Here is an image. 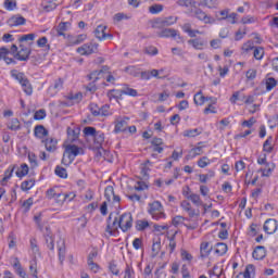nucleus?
<instances>
[{
	"instance_id": "57",
	"label": "nucleus",
	"mask_w": 278,
	"mask_h": 278,
	"mask_svg": "<svg viewBox=\"0 0 278 278\" xmlns=\"http://www.w3.org/2000/svg\"><path fill=\"white\" fill-rule=\"evenodd\" d=\"M266 90L270 91L275 86H277V80L273 77L266 79Z\"/></svg>"
},
{
	"instance_id": "29",
	"label": "nucleus",
	"mask_w": 278,
	"mask_h": 278,
	"mask_svg": "<svg viewBox=\"0 0 278 278\" xmlns=\"http://www.w3.org/2000/svg\"><path fill=\"white\" fill-rule=\"evenodd\" d=\"M243 278H255V265L249 264L243 273Z\"/></svg>"
},
{
	"instance_id": "26",
	"label": "nucleus",
	"mask_w": 278,
	"mask_h": 278,
	"mask_svg": "<svg viewBox=\"0 0 278 278\" xmlns=\"http://www.w3.org/2000/svg\"><path fill=\"white\" fill-rule=\"evenodd\" d=\"M186 198L189 199V201H191L193 203V205H197V207H201V205H203L201 195H199L197 193H191L189 195H186Z\"/></svg>"
},
{
	"instance_id": "44",
	"label": "nucleus",
	"mask_w": 278,
	"mask_h": 278,
	"mask_svg": "<svg viewBox=\"0 0 278 278\" xmlns=\"http://www.w3.org/2000/svg\"><path fill=\"white\" fill-rule=\"evenodd\" d=\"M254 49H255V43L253 41H248V42L242 45V48H241L242 52L241 53L247 54L250 51H253Z\"/></svg>"
},
{
	"instance_id": "38",
	"label": "nucleus",
	"mask_w": 278,
	"mask_h": 278,
	"mask_svg": "<svg viewBox=\"0 0 278 278\" xmlns=\"http://www.w3.org/2000/svg\"><path fill=\"white\" fill-rule=\"evenodd\" d=\"M193 101H194L195 105H203V103H205V101H207V98H205V96H203V91H199L194 94Z\"/></svg>"
},
{
	"instance_id": "1",
	"label": "nucleus",
	"mask_w": 278,
	"mask_h": 278,
	"mask_svg": "<svg viewBox=\"0 0 278 278\" xmlns=\"http://www.w3.org/2000/svg\"><path fill=\"white\" fill-rule=\"evenodd\" d=\"M132 226L134 217L131 216V213H124L119 216H115L111 213L108 217V225L105 231L111 236H118V228L124 233H127V231H129Z\"/></svg>"
},
{
	"instance_id": "45",
	"label": "nucleus",
	"mask_w": 278,
	"mask_h": 278,
	"mask_svg": "<svg viewBox=\"0 0 278 278\" xmlns=\"http://www.w3.org/2000/svg\"><path fill=\"white\" fill-rule=\"evenodd\" d=\"M67 200H68V195H64L63 192H59V194L54 198V202L59 206L64 205V202H66Z\"/></svg>"
},
{
	"instance_id": "40",
	"label": "nucleus",
	"mask_w": 278,
	"mask_h": 278,
	"mask_svg": "<svg viewBox=\"0 0 278 278\" xmlns=\"http://www.w3.org/2000/svg\"><path fill=\"white\" fill-rule=\"evenodd\" d=\"M29 174V166L25 163L16 170V177H25Z\"/></svg>"
},
{
	"instance_id": "54",
	"label": "nucleus",
	"mask_w": 278,
	"mask_h": 278,
	"mask_svg": "<svg viewBox=\"0 0 278 278\" xmlns=\"http://www.w3.org/2000/svg\"><path fill=\"white\" fill-rule=\"evenodd\" d=\"M162 10H164V5H162V4H154V5L149 7L150 14H160V12H162Z\"/></svg>"
},
{
	"instance_id": "24",
	"label": "nucleus",
	"mask_w": 278,
	"mask_h": 278,
	"mask_svg": "<svg viewBox=\"0 0 278 278\" xmlns=\"http://www.w3.org/2000/svg\"><path fill=\"white\" fill-rule=\"evenodd\" d=\"M93 142L97 149H99V147H101L105 142V134L101 131L96 132V136H93Z\"/></svg>"
},
{
	"instance_id": "25",
	"label": "nucleus",
	"mask_w": 278,
	"mask_h": 278,
	"mask_svg": "<svg viewBox=\"0 0 278 278\" xmlns=\"http://www.w3.org/2000/svg\"><path fill=\"white\" fill-rule=\"evenodd\" d=\"M105 29L108 26L99 25L94 30V36L98 40H105Z\"/></svg>"
},
{
	"instance_id": "64",
	"label": "nucleus",
	"mask_w": 278,
	"mask_h": 278,
	"mask_svg": "<svg viewBox=\"0 0 278 278\" xmlns=\"http://www.w3.org/2000/svg\"><path fill=\"white\" fill-rule=\"evenodd\" d=\"M100 116H110V105L105 104L100 108Z\"/></svg>"
},
{
	"instance_id": "51",
	"label": "nucleus",
	"mask_w": 278,
	"mask_h": 278,
	"mask_svg": "<svg viewBox=\"0 0 278 278\" xmlns=\"http://www.w3.org/2000/svg\"><path fill=\"white\" fill-rule=\"evenodd\" d=\"M175 236H177V232H175L170 238H169V244L167 247L169 253H174L175 249H177V242L175 241Z\"/></svg>"
},
{
	"instance_id": "12",
	"label": "nucleus",
	"mask_w": 278,
	"mask_h": 278,
	"mask_svg": "<svg viewBox=\"0 0 278 278\" xmlns=\"http://www.w3.org/2000/svg\"><path fill=\"white\" fill-rule=\"evenodd\" d=\"M129 117H117L115 119V128H114V132L115 134H121L123 131H127V127H128V122Z\"/></svg>"
},
{
	"instance_id": "9",
	"label": "nucleus",
	"mask_w": 278,
	"mask_h": 278,
	"mask_svg": "<svg viewBox=\"0 0 278 278\" xmlns=\"http://www.w3.org/2000/svg\"><path fill=\"white\" fill-rule=\"evenodd\" d=\"M159 38H177L178 40H184L179 31L175 28H165L157 34Z\"/></svg>"
},
{
	"instance_id": "42",
	"label": "nucleus",
	"mask_w": 278,
	"mask_h": 278,
	"mask_svg": "<svg viewBox=\"0 0 278 278\" xmlns=\"http://www.w3.org/2000/svg\"><path fill=\"white\" fill-rule=\"evenodd\" d=\"M34 186H36V180L28 179L22 182L21 188L24 192H27V190H31Z\"/></svg>"
},
{
	"instance_id": "46",
	"label": "nucleus",
	"mask_w": 278,
	"mask_h": 278,
	"mask_svg": "<svg viewBox=\"0 0 278 278\" xmlns=\"http://www.w3.org/2000/svg\"><path fill=\"white\" fill-rule=\"evenodd\" d=\"M35 121H45L47 118V111L45 109H40L34 114Z\"/></svg>"
},
{
	"instance_id": "20",
	"label": "nucleus",
	"mask_w": 278,
	"mask_h": 278,
	"mask_svg": "<svg viewBox=\"0 0 278 278\" xmlns=\"http://www.w3.org/2000/svg\"><path fill=\"white\" fill-rule=\"evenodd\" d=\"M252 256L254 260H264V257H266V248L264 245H257L254 249Z\"/></svg>"
},
{
	"instance_id": "33",
	"label": "nucleus",
	"mask_w": 278,
	"mask_h": 278,
	"mask_svg": "<svg viewBox=\"0 0 278 278\" xmlns=\"http://www.w3.org/2000/svg\"><path fill=\"white\" fill-rule=\"evenodd\" d=\"M273 149H275L273 146V136H269L263 143V151H265V153H273Z\"/></svg>"
},
{
	"instance_id": "41",
	"label": "nucleus",
	"mask_w": 278,
	"mask_h": 278,
	"mask_svg": "<svg viewBox=\"0 0 278 278\" xmlns=\"http://www.w3.org/2000/svg\"><path fill=\"white\" fill-rule=\"evenodd\" d=\"M185 138H197V136H201V130L198 128L195 129H188L182 132Z\"/></svg>"
},
{
	"instance_id": "16",
	"label": "nucleus",
	"mask_w": 278,
	"mask_h": 278,
	"mask_svg": "<svg viewBox=\"0 0 278 278\" xmlns=\"http://www.w3.org/2000/svg\"><path fill=\"white\" fill-rule=\"evenodd\" d=\"M25 23H27V20L22 15H13L8 20V25H10V27H18L20 25H25Z\"/></svg>"
},
{
	"instance_id": "18",
	"label": "nucleus",
	"mask_w": 278,
	"mask_h": 278,
	"mask_svg": "<svg viewBox=\"0 0 278 278\" xmlns=\"http://www.w3.org/2000/svg\"><path fill=\"white\" fill-rule=\"evenodd\" d=\"M182 31H185V34H188V36L190 38H197V34H203L202 31H200L199 29H192V24L190 23H185L181 26Z\"/></svg>"
},
{
	"instance_id": "48",
	"label": "nucleus",
	"mask_w": 278,
	"mask_h": 278,
	"mask_svg": "<svg viewBox=\"0 0 278 278\" xmlns=\"http://www.w3.org/2000/svg\"><path fill=\"white\" fill-rule=\"evenodd\" d=\"M185 220H188V218L181 215H177L172 219V224L174 225V227H180V225H184Z\"/></svg>"
},
{
	"instance_id": "30",
	"label": "nucleus",
	"mask_w": 278,
	"mask_h": 278,
	"mask_svg": "<svg viewBox=\"0 0 278 278\" xmlns=\"http://www.w3.org/2000/svg\"><path fill=\"white\" fill-rule=\"evenodd\" d=\"M215 255L222 256L227 253V245L226 243L219 242L214 247Z\"/></svg>"
},
{
	"instance_id": "37",
	"label": "nucleus",
	"mask_w": 278,
	"mask_h": 278,
	"mask_svg": "<svg viewBox=\"0 0 278 278\" xmlns=\"http://www.w3.org/2000/svg\"><path fill=\"white\" fill-rule=\"evenodd\" d=\"M13 268L15 270V273L21 276L22 278L27 277V274L25 273V270L23 269V266H21V262H18V260L16 258L15 263L13 264Z\"/></svg>"
},
{
	"instance_id": "56",
	"label": "nucleus",
	"mask_w": 278,
	"mask_h": 278,
	"mask_svg": "<svg viewBox=\"0 0 278 278\" xmlns=\"http://www.w3.org/2000/svg\"><path fill=\"white\" fill-rule=\"evenodd\" d=\"M123 94V91L112 89L108 92V98L112 101V99H118Z\"/></svg>"
},
{
	"instance_id": "23",
	"label": "nucleus",
	"mask_w": 278,
	"mask_h": 278,
	"mask_svg": "<svg viewBox=\"0 0 278 278\" xmlns=\"http://www.w3.org/2000/svg\"><path fill=\"white\" fill-rule=\"evenodd\" d=\"M34 134L36 138H45V136H49V130L45 126L38 125L35 127Z\"/></svg>"
},
{
	"instance_id": "60",
	"label": "nucleus",
	"mask_w": 278,
	"mask_h": 278,
	"mask_svg": "<svg viewBox=\"0 0 278 278\" xmlns=\"http://www.w3.org/2000/svg\"><path fill=\"white\" fill-rule=\"evenodd\" d=\"M161 249H162V242L160 241V239L154 240L152 244V252L154 253V255H157Z\"/></svg>"
},
{
	"instance_id": "27",
	"label": "nucleus",
	"mask_w": 278,
	"mask_h": 278,
	"mask_svg": "<svg viewBox=\"0 0 278 278\" xmlns=\"http://www.w3.org/2000/svg\"><path fill=\"white\" fill-rule=\"evenodd\" d=\"M59 251V262L60 264H64V260H66V245H64V241H61V244L58 248Z\"/></svg>"
},
{
	"instance_id": "32",
	"label": "nucleus",
	"mask_w": 278,
	"mask_h": 278,
	"mask_svg": "<svg viewBox=\"0 0 278 278\" xmlns=\"http://www.w3.org/2000/svg\"><path fill=\"white\" fill-rule=\"evenodd\" d=\"M149 226L150 224L147 219H138L135 225L137 231H144V229H149Z\"/></svg>"
},
{
	"instance_id": "8",
	"label": "nucleus",
	"mask_w": 278,
	"mask_h": 278,
	"mask_svg": "<svg viewBox=\"0 0 278 278\" xmlns=\"http://www.w3.org/2000/svg\"><path fill=\"white\" fill-rule=\"evenodd\" d=\"M194 16L195 18H198V21H202L203 23H205V25H214V23H216V20L214 17L207 15V13H205V11L201 9H197L194 11Z\"/></svg>"
},
{
	"instance_id": "55",
	"label": "nucleus",
	"mask_w": 278,
	"mask_h": 278,
	"mask_svg": "<svg viewBox=\"0 0 278 278\" xmlns=\"http://www.w3.org/2000/svg\"><path fill=\"white\" fill-rule=\"evenodd\" d=\"M43 11L45 12H53L55 8H58V4L55 2H46L42 4Z\"/></svg>"
},
{
	"instance_id": "43",
	"label": "nucleus",
	"mask_w": 278,
	"mask_h": 278,
	"mask_svg": "<svg viewBox=\"0 0 278 278\" xmlns=\"http://www.w3.org/2000/svg\"><path fill=\"white\" fill-rule=\"evenodd\" d=\"M177 5H180V8H197V1L194 0H178Z\"/></svg>"
},
{
	"instance_id": "53",
	"label": "nucleus",
	"mask_w": 278,
	"mask_h": 278,
	"mask_svg": "<svg viewBox=\"0 0 278 278\" xmlns=\"http://www.w3.org/2000/svg\"><path fill=\"white\" fill-rule=\"evenodd\" d=\"M89 110L92 116H101V108H99V105H97L96 103H91L89 105Z\"/></svg>"
},
{
	"instance_id": "7",
	"label": "nucleus",
	"mask_w": 278,
	"mask_h": 278,
	"mask_svg": "<svg viewBox=\"0 0 278 278\" xmlns=\"http://www.w3.org/2000/svg\"><path fill=\"white\" fill-rule=\"evenodd\" d=\"M180 207L188 214L189 218H199V216H201V211L193 208L192 204L187 200L180 203Z\"/></svg>"
},
{
	"instance_id": "31",
	"label": "nucleus",
	"mask_w": 278,
	"mask_h": 278,
	"mask_svg": "<svg viewBox=\"0 0 278 278\" xmlns=\"http://www.w3.org/2000/svg\"><path fill=\"white\" fill-rule=\"evenodd\" d=\"M67 136L71 142H75L79 138V128H67Z\"/></svg>"
},
{
	"instance_id": "21",
	"label": "nucleus",
	"mask_w": 278,
	"mask_h": 278,
	"mask_svg": "<svg viewBox=\"0 0 278 278\" xmlns=\"http://www.w3.org/2000/svg\"><path fill=\"white\" fill-rule=\"evenodd\" d=\"M198 5L199 8H208V10H214L218 8V0H201Z\"/></svg>"
},
{
	"instance_id": "39",
	"label": "nucleus",
	"mask_w": 278,
	"mask_h": 278,
	"mask_svg": "<svg viewBox=\"0 0 278 278\" xmlns=\"http://www.w3.org/2000/svg\"><path fill=\"white\" fill-rule=\"evenodd\" d=\"M124 278H136V271L134 270V266L130 264H126L124 269Z\"/></svg>"
},
{
	"instance_id": "49",
	"label": "nucleus",
	"mask_w": 278,
	"mask_h": 278,
	"mask_svg": "<svg viewBox=\"0 0 278 278\" xmlns=\"http://www.w3.org/2000/svg\"><path fill=\"white\" fill-rule=\"evenodd\" d=\"M54 173L58 177H61L62 179H66V177H68V174L66 173V168L61 166H56Z\"/></svg>"
},
{
	"instance_id": "14",
	"label": "nucleus",
	"mask_w": 278,
	"mask_h": 278,
	"mask_svg": "<svg viewBox=\"0 0 278 278\" xmlns=\"http://www.w3.org/2000/svg\"><path fill=\"white\" fill-rule=\"evenodd\" d=\"M104 197L110 202L121 203V197L114 194V187L108 186L104 190Z\"/></svg>"
},
{
	"instance_id": "59",
	"label": "nucleus",
	"mask_w": 278,
	"mask_h": 278,
	"mask_svg": "<svg viewBox=\"0 0 278 278\" xmlns=\"http://www.w3.org/2000/svg\"><path fill=\"white\" fill-rule=\"evenodd\" d=\"M122 94H127L128 97H138V91L136 89L126 87L122 90Z\"/></svg>"
},
{
	"instance_id": "17",
	"label": "nucleus",
	"mask_w": 278,
	"mask_h": 278,
	"mask_svg": "<svg viewBox=\"0 0 278 278\" xmlns=\"http://www.w3.org/2000/svg\"><path fill=\"white\" fill-rule=\"evenodd\" d=\"M213 247L210 245V242H202L200 244V257L205 260V257H210V253L213 251Z\"/></svg>"
},
{
	"instance_id": "28",
	"label": "nucleus",
	"mask_w": 278,
	"mask_h": 278,
	"mask_svg": "<svg viewBox=\"0 0 278 278\" xmlns=\"http://www.w3.org/2000/svg\"><path fill=\"white\" fill-rule=\"evenodd\" d=\"M177 21H178L177 16H167L164 20H161L160 24L163 25V27H170V25H175Z\"/></svg>"
},
{
	"instance_id": "34",
	"label": "nucleus",
	"mask_w": 278,
	"mask_h": 278,
	"mask_svg": "<svg viewBox=\"0 0 278 278\" xmlns=\"http://www.w3.org/2000/svg\"><path fill=\"white\" fill-rule=\"evenodd\" d=\"M203 154V147H195L189 151V154L187 155V160H193V157H197V155Z\"/></svg>"
},
{
	"instance_id": "2",
	"label": "nucleus",
	"mask_w": 278,
	"mask_h": 278,
	"mask_svg": "<svg viewBox=\"0 0 278 278\" xmlns=\"http://www.w3.org/2000/svg\"><path fill=\"white\" fill-rule=\"evenodd\" d=\"M83 153L84 149L75 144L66 146L63 153L62 164H64V166H71V164L75 162V157H77V155H83Z\"/></svg>"
},
{
	"instance_id": "19",
	"label": "nucleus",
	"mask_w": 278,
	"mask_h": 278,
	"mask_svg": "<svg viewBox=\"0 0 278 278\" xmlns=\"http://www.w3.org/2000/svg\"><path fill=\"white\" fill-rule=\"evenodd\" d=\"M45 147L49 153H54V151H58V139L47 138L45 140Z\"/></svg>"
},
{
	"instance_id": "36",
	"label": "nucleus",
	"mask_w": 278,
	"mask_h": 278,
	"mask_svg": "<svg viewBox=\"0 0 278 278\" xmlns=\"http://www.w3.org/2000/svg\"><path fill=\"white\" fill-rule=\"evenodd\" d=\"M68 25H71V23H68V22H61L58 25V27H56L58 36H65L64 31L68 30Z\"/></svg>"
},
{
	"instance_id": "15",
	"label": "nucleus",
	"mask_w": 278,
	"mask_h": 278,
	"mask_svg": "<svg viewBox=\"0 0 278 278\" xmlns=\"http://www.w3.org/2000/svg\"><path fill=\"white\" fill-rule=\"evenodd\" d=\"M8 55H12V48H0V60H4L5 64H16V61Z\"/></svg>"
},
{
	"instance_id": "35",
	"label": "nucleus",
	"mask_w": 278,
	"mask_h": 278,
	"mask_svg": "<svg viewBox=\"0 0 278 278\" xmlns=\"http://www.w3.org/2000/svg\"><path fill=\"white\" fill-rule=\"evenodd\" d=\"M8 129H11V131H18V129H21V122L18 118H12L8 123Z\"/></svg>"
},
{
	"instance_id": "6",
	"label": "nucleus",
	"mask_w": 278,
	"mask_h": 278,
	"mask_svg": "<svg viewBox=\"0 0 278 278\" xmlns=\"http://www.w3.org/2000/svg\"><path fill=\"white\" fill-rule=\"evenodd\" d=\"M97 51H99V43L94 41L84 43L81 47L77 48L79 55H92V53H97Z\"/></svg>"
},
{
	"instance_id": "4",
	"label": "nucleus",
	"mask_w": 278,
	"mask_h": 278,
	"mask_svg": "<svg viewBox=\"0 0 278 278\" xmlns=\"http://www.w3.org/2000/svg\"><path fill=\"white\" fill-rule=\"evenodd\" d=\"M148 214L152 216L153 220H162L163 218H166V213H164V206L160 201H154L149 204Z\"/></svg>"
},
{
	"instance_id": "63",
	"label": "nucleus",
	"mask_w": 278,
	"mask_h": 278,
	"mask_svg": "<svg viewBox=\"0 0 278 278\" xmlns=\"http://www.w3.org/2000/svg\"><path fill=\"white\" fill-rule=\"evenodd\" d=\"M208 164H210V159H207V156H203L198 161V166L200 168H205Z\"/></svg>"
},
{
	"instance_id": "11",
	"label": "nucleus",
	"mask_w": 278,
	"mask_h": 278,
	"mask_svg": "<svg viewBox=\"0 0 278 278\" xmlns=\"http://www.w3.org/2000/svg\"><path fill=\"white\" fill-rule=\"evenodd\" d=\"M187 42L192 49H195V51H203V49L207 47V41L201 37L189 39Z\"/></svg>"
},
{
	"instance_id": "52",
	"label": "nucleus",
	"mask_w": 278,
	"mask_h": 278,
	"mask_svg": "<svg viewBox=\"0 0 278 278\" xmlns=\"http://www.w3.org/2000/svg\"><path fill=\"white\" fill-rule=\"evenodd\" d=\"M147 55H157L160 53V51L157 50L156 47L154 46H148L144 48L143 51Z\"/></svg>"
},
{
	"instance_id": "10",
	"label": "nucleus",
	"mask_w": 278,
	"mask_h": 278,
	"mask_svg": "<svg viewBox=\"0 0 278 278\" xmlns=\"http://www.w3.org/2000/svg\"><path fill=\"white\" fill-rule=\"evenodd\" d=\"M62 88H64V79L56 78L54 79V83L48 88V94H50V97H55V94H58Z\"/></svg>"
},
{
	"instance_id": "13",
	"label": "nucleus",
	"mask_w": 278,
	"mask_h": 278,
	"mask_svg": "<svg viewBox=\"0 0 278 278\" xmlns=\"http://www.w3.org/2000/svg\"><path fill=\"white\" fill-rule=\"evenodd\" d=\"M263 229L265 231V233H268L269 236H271L273 233H275L278 229V223L276 219L269 218L264 223Z\"/></svg>"
},
{
	"instance_id": "62",
	"label": "nucleus",
	"mask_w": 278,
	"mask_h": 278,
	"mask_svg": "<svg viewBox=\"0 0 278 278\" xmlns=\"http://www.w3.org/2000/svg\"><path fill=\"white\" fill-rule=\"evenodd\" d=\"M180 255L184 262H192V254H190L188 251L181 250Z\"/></svg>"
},
{
	"instance_id": "50",
	"label": "nucleus",
	"mask_w": 278,
	"mask_h": 278,
	"mask_svg": "<svg viewBox=\"0 0 278 278\" xmlns=\"http://www.w3.org/2000/svg\"><path fill=\"white\" fill-rule=\"evenodd\" d=\"M253 56L255 58V60H262V58H264V48L254 47Z\"/></svg>"
},
{
	"instance_id": "61",
	"label": "nucleus",
	"mask_w": 278,
	"mask_h": 278,
	"mask_svg": "<svg viewBox=\"0 0 278 278\" xmlns=\"http://www.w3.org/2000/svg\"><path fill=\"white\" fill-rule=\"evenodd\" d=\"M59 193L60 192H58V190H55V188H51V189L47 190L46 197H47V199L51 200V199H55Z\"/></svg>"
},
{
	"instance_id": "3",
	"label": "nucleus",
	"mask_w": 278,
	"mask_h": 278,
	"mask_svg": "<svg viewBox=\"0 0 278 278\" xmlns=\"http://www.w3.org/2000/svg\"><path fill=\"white\" fill-rule=\"evenodd\" d=\"M11 55L15 60H18L20 62H27L29 60V56L31 55V49L25 47L24 45H20V50L16 45L11 46Z\"/></svg>"
},
{
	"instance_id": "22",
	"label": "nucleus",
	"mask_w": 278,
	"mask_h": 278,
	"mask_svg": "<svg viewBox=\"0 0 278 278\" xmlns=\"http://www.w3.org/2000/svg\"><path fill=\"white\" fill-rule=\"evenodd\" d=\"M275 163H266V168H261L262 177H270L273 175V170H275Z\"/></svg>"
},
{
	"instance_id": "47",
	"label": "nucleus",
	"mask_w": 278,
	"mask_h": 278,
	"mask_svg": "<svg viewBox=\"0 0 278 278\" xmlns=\"http://www.w3.org/2000/svg\"><path fill=\"white\" fill-rule=\"evenodd\" d=\"M5 10H8L9 12H12V10H16V0H4L3 3Z\"/></svg>"
},
{
	"instance_id": "5",
	"label": "nucleus",
	"mask_w": 278,
	"mask_h": 278,
	"mask_svg": "<svg viewBox=\"0 0 278 278\" xmlns=\"http://www.w3.org/2000/svg\"><path fill=\"white\" fill-rule=\"evenodd\" d=\"M12 77L21 84L25 94L28 97L33 94L34 88L31 87V83H29V79H27V76H25L23 73L12 74Z\"/></svg>"
},
{
	"instance_id": "58",
	"label": "nucleus",
	"mask_w": 278,
	"mask_h": 278,
	"mask_svg": "<svg viewBox=\"0 0 278 278\" xmlns=\"http://www.w3.org/2000/svg\"><path fill=\"white\" fill-rule=\"evenodd\" d=\"M83 131L85 136H90L91 138H94L96 134L98 132L97 128L90 126L85 127Z\"/></svg>"
}]
</instances>
